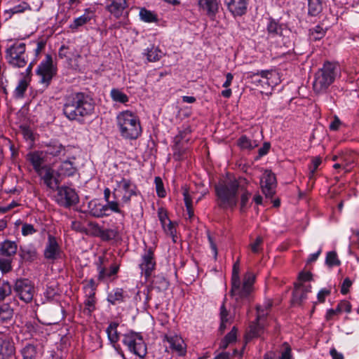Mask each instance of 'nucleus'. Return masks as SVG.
I'll return each mask as SVG.
<instances>
[{
    "label": "nucleus",
    "instance_id": "obj_2",
    "mask_svg": "<svg viewBox=\"0 0 359 359\" xmlns=\"http://www.w3.org/2000/svg\"><path fill=\"white\" fill-rule=\"evenodd\" d=\"M94 110L91 97L83 93H72L65 98L63 105L65 116L71 121L80 120Z\"/></svg>",
    "mask_w": 359,
    "mask_h": 359
},
{
    "label": "nucleus",
    "instance_id": "obj_39",
    "mask_svg": "<svg viewBox=\"0 0 359 359\" xmlns=\"http://www.w3.org/2000/svg\"><path fill=\"white\" fill-rule=\"evenodd\" d=\"M117 323H112L108 326L107 329L108 339L111 344H115L118 341L119 335L117 331Z\"/></svg>",
    "mask_w": 359,
    "mask_h": 359
},
{
    "label": "nucleus",
    "instance_id": "obj_32",
    "mask_svg": "<svg viewBox=\"0 0 359 359\" xmlns=\"http://www.w3.org/2000/svg\"><path fill=\"white\" fill-rule=\"evenodd\" d=\"M140 20L145 22H156L159 20L158 15L154 12L145 8H141L140 10Z\"/></svg>",
    "mask_w": 359,
    "mask_h": 359
},
{
    "label": "nucleus",
    "instance_id": "obj_8",
    "mask_svg": "<svg viewBox=\"0 0 359 359\" xmlns=\"http://www.w3.org/2000/svg\"><path fill=\"white\" fill-rule=\"evenodd\" d=\"M123 344L133 354L143 358L147 354V345L140 333L130 332L126 334L123 339Z\"/></svg>",
    "mask_w": 359,
    "mask_h": 359
},
{
    "label": "nucleus",
    "instance_id": "obj_54",
    "mask_svg": "<svg viewBox=\"0 0 359 359\" xmlns=\"http://www.w3.org/2000/svg\"><path fill=\"white\" fill-rule=\"evenodd\" d=\"M21 232L22 236H27L35 233L36 229L32 224L25 223L22 224Z\"/></svg>",
    "mask_w": 359,
    "mask_h": 359
},
{
    "label": "nucleus",
    "instance_id": "obj_29",
    "mask_svg": "<svg viewBox=\"0 0 359 359\" xmlns=\"http://www.w3.org/2000/svg\"><path fill=\"white\" fill-rule=\"evenodd\" d=\"M20 256L25 262H32L37 257V252L32 245L21 246L20 248Z\"/></svg>",
    "mask_w": 359,
    "mask_h": 359
},
{
    "label": "nucleus",
    "instance_id": "obj_22",
    "mask_svg": "<svg viewBox=\"0 0 359 359\" xmlns=\"http://www.w3.org/2000/svg\"><path fill=\"white\" fill-rule=\"evenodd\" d=\"M60 253V247L55 238L51 235L48 236V243L44 250V257L48 259H55Z\"/></svg>",
    "mask_w": 359,
    "mask_h": 359
},
{
    "label": "nucleus",
    "instance_id": "obj_23",
    "mask_svg": "<svg viewBox=\"0 0 359 359\" xmlns=\"http://www.w3.org/2000/svg\"><path fill=\"white\" fill-rule=\"evenodd\" d=\"M165 338L172 351H175L180 355H182L185 353V344L182 337L174 335L170 337L165 336Z\"/></svg>",
    "mask_w": 359,
    "mask_h": 359
},
{
    "label": "nucleus",
    "instance_id": "obj_35",
    "mask_svg": "<svg viewBox=\"0 0 359 359\" xmlns=\"http://www.w3.org/2000/svg\"><path fill=\"white\" fill-rule=\"evenodd\" d=\"M91 20H96L95 10L94 7L86 8L81 16L74 19V22H88Z\"/></svg>",
    "mask_w": 359,
    "mask_h": 359
},
{
    "label": "nucleus",
    "instance_id": "obj_57",
    "mask_svg": "<svg viewBox=\"0 0 359 359\" xmlns=\"http://www.w3.org/2000/svg\"><path fill=\"white\" fill-rule=\"evenodd\" d=\"M337 306L339 309L340 313L346 312V313H351V305L349 302L344 300L340 302Z\"/></svg>",
    "mask_w": 359,
    "mask_h": 359
},
{
    "label": "nucleus",
    "instance_id": "obj_41",
    "mask_svg": "<svg viewBox=\"0 0 359 359\" xmlns=\"http://www.w3.org/2000/svg\"><path fill=\"white\" fill-rule=\"evenodd\" d=\"M326 32V29L320 25H317L314 28L310 29L309 35L312 40L316 41L322 39Z\"/></svg>",
    "mask_w": 359,
    "mask_h": 359
},
{
    "label": "nucleus",
    "instance_id": "obj_9",
    "mask_svg": "<svg viewBox=\"0 0 359 359\" xmlns=\"http://www.w3.org/2000/svg\"><path fill=\"white\" fill-rule=\"evenodd\" d=\"M36 74L39 76V82L47 87L53 77L57 73V67L53 64L50 55H46L36 70Z\"/></svg>",
    "mask_w": 359,
    "mask_h": 359
},
{
    "label": "nucleus",
    "instance_id": "obj_3",
    "mask_svg": "<svg viewBox=\"0 0 359 359\" xmlns=\"http://www.w3.org/2000/svg\"><path fill=\"white\" fill-rule=\"evenodd\" d=\"M117 126L121 136L126 140H136L142 134V129L139 117L133 112L126 110L116 116Z\"/></svg>",
    "mask_w": 359,
    "mask_h": 359
},
{
    "label": "nucleus",
    "instance_id": "obj_44",
    "mask_svg": "<svg viewBox=\"0 0 359 359\" xmlns=\"http://www.w3.org/2000/svg\"><path fill=\"white\" fill-rule=\"evenodd\" d=\"M220 320H221V324H220V330H224L228 324L230 323L229 316V313L225 307L224 302L222 303V306H220Z\"/></svg>",
    "mask_w": 359,
    "mask_h": 359
},
{
    "label": "nucleus",
    "instance_id": "obj_30",
    "mask_svg": "<svg viewBox=\"0 0 359 359\" xmlns=\"http://www.w3.org/2000/svg\"><path fill=\"white\" fill-rule=\"evenodd\" d=\"M17 249L18 246L15 242L5 241L1 245L0 254L7 257H11L16 253Z\"/></svg>",
    "mask_w": 359,
    "mask_h": 359
},
{
    "label": "nucleus",
    "instance_id": "obj_37",
    "mask_svg": "<svg viewBox=\"0 0 359 359\" xmlns=\"http://www.w3.org/2000/svg\"><path fill=\"white\" fill-rule=\"evenodd\" d=\"M13 315V311L8 304L0 305V321L2 323L10 320Z\"/></svg>",
    "mask_w": 359,
    "mask_h": 359
},
{
    "label": "nucleus",
    "instance_id": "obj_21",
    "mask_svg": "<svg viewBox=\"0 0 359 359\" xmlns=\"http://www.w3.org/2000/svg\"><path fill=\"white\" fill-rule=\"evenodd\" d=\"M45 156L46 154L43 151H32L27 154V160L30 162L35 172H37L46 165Z\"/></svg>",
    "mask_w": 359,
    "mask_h": 359
},
{
    "label": "nucleus",
    "instance_id": "obj_49",
    "mask_svg": "<svg viewBox=\"0 0 359 359\" xmlns=\"http://www.w3.org/2000/svg\"><path fill=\"white\" fill-rule=\"evenodd\" d=\"M11 286L8 282L0 283V301H3L11 294Z\"/></svg>",
    "mask_w": 359,
    "mask_h": 359
},
{
    "label": "nucleus",
    "instance_id": "obj_58",
    "mask_svg": "<svg viewBox=\"0 0 359 359\" xmlns=\"http://www.w3.org/2000/svg\"><path fill=\"white\" fill-rule=\"evenodd\" d=\"M191 133V130L189 127H187L183 131H180L178 135L176 136L175 139L177 142L183 141L184 140L185 141H188L189 139L186 138L187 135H189Z\"/></svg>",
    "mask_w": 359,
    "mask_h": 359
},
{
    "label": "nucleus",
    "instance_id": "obj_51",
    "mask_svg": "<svg viewBox=\"0 0 359 359\" xmlns=\"http://www.w3.org/2000/svg\"><path fill=\"white\" fill-rule=\"evenodd\" d=\"M155 185H156V189L157 195L163 198L165 196L166 192L163 187V184L162 182V180L159 177H156L154 180Z\"/></svg>",
    "mask_w": 359,
    "mask_h": 359
},
{
    "label": "nucleus",
    "instance_id": "obj_63",
    "mask_svg": "<svg viewBox=\"0 0 359 359\" xmlns=\"http://www.w3.org/2000/svg\"><path fill=\"white\" fill-rule=\"evenodd\" d=\"M330 294V290L323 288L321 289L317 295L318 299L320 302H324L327 296Z\"/></svg>",
    "mask_w": 359,
    "mask_h": 359
},
{
    "label": "nucleus",
    "instance_id": "obj_7",
    "mask_svg": "<svg viewBox=\"0 0 359 359\" xmlns=\"http://www.w3.org/2000/svg\"><path fill=\"white\" fill-rule=\"evenodd\" d=\"M8 62L14 67H24L27 61L25 55V43L15 41L6 50Z\"/></svg>",
    "mask_w": 359,
    "mask_h": 359
},
{
    "label": "nucleus",
    "instance_id": "obj_55",
    "mask_svg": "<svg viewBox=\"0 0 359 359\" xmlns=\"http://www.w3.org/2000/svg\"><path fill=\"white\" fill-rule=\"evenodd\" d=\"M322 160L319 156H316L313 158L311 161V165L309 167L310 170V178L314 175L316 170L318 169V166L321 164Z\"/></svg>",
    "mask_w": 359,
    "mask_h": 359
},
{
    "label": "nucleus",
    "instance_id": "obj_59",
    "mask_svg": "<svg viewBox=\"0 0 359 359\" xmlns=\"http://www.w3.org/2000/svg\"><path fill=\"white\" fill-rule=\"evenodd\" d=\"M285 349L281 353V355L280 356L279 359H292V350L291 348L287 344H284Z\"/></svg>",
    "mask_w": 359,
    "mask_h": 359
},
{
    "label": "nucleus",
    "instance_id": "obj_60",
    "mask_svg": "<svg viewBox=\"0 0 359 359\" xmlns=\"http://www.w3.org/2000/svg\"><path fill=\"white\" fill-rule=\"evenodd\" d=\"M162 227L167 234H169L171 236H174L175 229L170 219L164 225H162Z\"/></svg>",
    "mask_w": 359,
    "mask_h": 359
},
{
    "label": "nucleus",
    "instance_id": "obj_27",
    "mask_svg": "<svg viewBox=\"0 0 359 359\" xmlns=\"http://www.w3.org/2000/svg\"><path fill=\"white\" fill-rule=\"evenodd\" d=\"M200 7L210 17L211 20H215L213 18L218 11V3L217 0H199Z\"/></svg>",
    "mask_w": 359,
    "mask_h": 359
},
{
    "label": "nucleus",
    "instance_id": "obj_56",
    "mask_svg": "<svg viewBox=\"0 0 359 359\" xmlns=\"http://www.w3.org/2000/svg\"><path fill=\"white\" fill-rule=\"evenodd\" d=\"M182 190H183L182 194L184 196L185 206H186V208H189V206L192 205V198L189 194V191L188 188L187 187V186H184L182 187Z\"/></svg>",
    "mask_w": 359,
    "mask_h": 359
},
{
    "label": "nucleus",
    "instance_id": "obj_5",
    "mask_svg": "<svg viewBox=\"0 0 359 359\" xmlns=\"http://www.w3.org/2000/svg\"><path fill=\"white\" fill-rule=\"evenodd\" d=\"M336 66L330 62L325 63L316 74L313 83V90L317 93L325 92L334 82L337 75Z\"/></svg>",
    "mask_w": 359,
    "mask_h": 359
},
{
    "label": "nucleus",
    "instance_id": "obj_34",
    "mask_svg": "<svg viewBox=\"0 0 359 359\" xmlns=\"http://www.w3.org/2000/svg\"><path fill=\"white\" fill-rule=\"evenodd\" d=\"M29 86V81L26 78L20 79L13 91V95L15 98H22L25 93Z\"/></svg>",
    "mask_w": 359,
    "mask_h": 359
},
{
    "label": "nucleus",
    "instance_id": "obj_18",
    "mask_svg": "<svg viewBox=\"0 0 359 359\" xmlns=\"http://www.w3.org/2000/svg\"><path fill=\"white\" fill-rule=\"evenodd\" d=\"M41 147L44 149L43 151L46 156L49 155L53 157L60 156L62 155L65 156L68 151V149L57 140L43 142Z\"/></svg>",
    "mask_w": 359,
    "mask_h": 359
},
{
    "label": "nucleus",
    "instance_id": "obj_6",
    "mask_svg": "<svg viewBox=\"0 0 359 359\" xmlns=\"http://www.w3.org/2000/svg\"><path fill=\"white\" fill-rule=\"evenodd\" d=\"M255 277L251 272H247L243 280H238L237 290L233 292V282H231V295L234 299L238 306L245 304L249 301L250 293L253 290V284Z\"/></svg>",
    "mask_w": 359,
    "mask_h": 359
},
{
    "label": "nucleus",
    "instance_id": "obj_64",
    "mask_svg": "<svg viewBox=\"0 0 359 359\" xmlns=\"http://www.w3.org/2000/svg\"><path fill=\"white\" fill-rule=\"evenodd\" d=\"M352 282L348 278H346L344 280L341 287V292L344 294H346L349 290V287L351 286Z\"/></svg>",
    "mask_w": 359,
    "mask_h": 359
},
{
    "label": "nucleus",
    "instance_id": "obj_13",
    "mask_svg": "<svg viewBox=\"0 0 359 359\" xmlns=\"http://www.w3.org/2000/svg\"><path fill=\"white\" fill-rule=\"evenodd\" d=\"M36 173L46 187L50 189L57 188L61 182L60 177H57V172H55L54 169L49 165H44Z\"/></svg>",
    "mask_w": 359,
    "mask_h": 359
},
{
    "label": "nucleus",
    "instance_id": "obj_42",
    "mask_svg": "<svg viewBox=\"0 0 359 359\" xmlns=\"http://www.w3.org/2000/svg\"><path fill=\"white\" fill-rule=\"evenodd\" d=\"M111 97L114 102L120 103H126L128 101V97L121 90L114 88L110 93Z\"/></svg>",
    "mask_w": 359,
    "mask_h": 359
},
{
    "label": "nucleus",
    "instance_id": "obj_47",
    "mask_svg": "<svg viewBox=\"0 0 359 359\" xmlns=\"http://www.w3.org/2000/svg\"><path fill=\"white\" fill-rule=\"evenodd\" d=\"M325 262L330 267L339 266L341 264V262L338 259L337 253L334 251L327 252Z\"/></svg>",
    "mask_w": 359,
    "mask_h": 359
},
{
    "label": "nucleus",
    "instance_id": "obj_26",
    "mask_svg": "<svg viewBox=\"0 0 359 359\" xmlns=\"http://www.w3.org/2000/svg\"><path fill=\"white\" fill-rule=\"evenodd\" d=\"M15 352L13 344L0 335V359H7Z\"/></svg>",
    "mask_w": 359,
    "mask_h": 359
},
{
    "label": "nucleus",
    "instance_id": "obj_48",
    "mask_svg": "<svg viewBox=\"0 0 359 359\" xmlns=\"http://www.w3.org/2000/svg\"><path fill=\"white\" fill-rule=\"evenodd\" d=\"M36 351L34 346L28 344L22 350L23 359H34L36 356Z\"/></svg>",
    "mask_w": 359,
    "mask_h": 359
},
{
    "label": "nucleus",
    "instance_id": "obj_10",
    "mask_svg": "<svg viewBox=\"0 0 359 359\" xmlns=\"http://www.w3.org/2000/svg\"><path fill=\"white\" fill-rule=\"evenodd\" d=\"M116 192L122 194L121 203L123 204L129 203L132 196L137 195L136 185L130 180L124 177L116 181V187L113 191L115 198H116Z\"/></svg>",
    "mask_w": 359,
    "mask_h": 359
},
{
    "label": "nucleus",
    "instance_id": "obj_20",
    "mask_svg": "<svg viewBox=\"0 0 359 359\" xmlns=\"http://www.w3.org/2000/svg\"><path fill=\"white\" fill-rule=\"evenodd\" d=\"M224 3L234 17L242 16L247 12L248 0H224Z\"/></svg>",
    "mask_w": 359,
    "mask_h": 359
},
{
    "label": "nucleus",
    "instance_id": "obj_11",
    "mask_svg": "<svg viewBox=\"0 0 359 359\" xmlns=\"http://www.w3.org/2000/svg\"><path fill=\"white\" fill-rule=\"evenodd\" d=\"M13 290L16 296L26 303L32 302L35 292L33 283L27 278L18 279L15 283Z\"/></svg>",
    "mask_w": 359,
    "mask_h": 359
},
{
    "label": "nucleus",
    "instance_id": "obj_17",
    "mask_svg": "<svg viewBox=\"0 0 359 359\" xmlns=\"http://www.w3.org/2000/svg\"><path fill=\"white\" fill-rule=\"evenodd\" d=\"M260 184L266 197H272L276 187V178L271 170H265L261 177Z\"/></svg>",
    "mask_w": 359,
    "mask_h": 359
},
{
    "label": "nucleus",
    "instance_id": "obj_28",
    "mask_svg": "<svg viewBox=\"0 0 359 359\" xmlns=\"http://www.w3.org/2000/svg\"><path fill=\"white\" fill-rule=\"evenodd\" d=\"M311 285L298 286L293 292L292 302L294 304L300 305L304 300L307 299V293L311 291Z\"/></svg>",
    "mask_w": 359,
    "mask_h": 359
},
{
    "label": "nucleus",
    "instance_id": "obj_19",
    "mask_svg": "<svg viewBox=\"0 0 359 359\" xmlns=\"http://www.w3.org/2000/svg\"><path fill=\"white\" fill-rule=\"evenodd\" d=\"M82 48L76 46L72 42L62 45L58 51V55L60 58H66L69 61L76 60L81 57Z\"/></svg>",
    "mask_w": 359,
    "mask_h": 359
},
{
    "label": "nucleus",
    "instance_id": "obj_14",
    "mask_svg": "<svg viewBox=\"0 0 359 359\" xmlns=\"http://www.w3.org/2000/svg\"><path fill=\"white\" fill-rule=\"evenodd\" d=\"M76 157L67 156L65 160L60 162L57 169V177L61 180L62 178L74 176L78 171V164Z\"/></svg>",
    "mask_w": 359,
    "mask_h": 359
},
{
    "label": "nucleus",
    "instance_id": "obj_43",
    "mask_svg": "<svg viewBox=\"0 0 359 359\" xmlns=\"http://www.w3.org/2000/svg\"><path fill=\"white\" fill-rule=\"evenodd\" d=\"M239 272H240V264H239V261L238 260L233 264V269H232L231 282H233V292L236 291V290L238 288L237 284L238 283V280H240Z\"/></svg>",
    "mask_w": 359,
    "mask_h": 359
},
{
    "label": "nucleus",
    "instance_id": "obj_61",
    "mask_svg": "<svg viewBox=\"0 0 359 359\" xmlns=\"http://www.w3.org/2000/svg\"><path fill=\"white\" fill-rule=\"evenodd\" d=\"M230 344L236 341L237 338V330L235 327L224 337Z\"/></svg>",
    "mask_w": 359,
    "mask_h": 359
},
{
    "label": "nucleus",
    "instance_id": "obj_25",
    "mask_svg": "<svg viewBox=\"0 0 359 359\" xmlns=\"http://www.w3.org/2000/svg\"><path fill=\"white\" fill-rule=\"evenodd\" d=\"M88 211L90 214L95 217H102L109 215V212H106L104 205L100 203L97 200H92L88 203Z\"/></svg>",
    "mask_w": 359,
    "mask_h": 359
},
{
    "label": "nucleus",
    "instance_id": "obj_53",
    "mask_svg": "<svg viewBox=\"0 0 359 359\" xmlns=\"http://www.w3.org/2000/svg\"><path fill=\"white\" fill-rule=\"evenodd\" d=\"M262 243H263V238L261 236H257L256 238V239L255 240V241H253L250 245V249L252 251V252L259 253L262 249Z\"/></svg>",
    "mask_w": 359,
    "mask_h": 359
},
{
    "label": "nucleus",
    "instance_id": "obj_46",
    "mask_svg": "<svg viewBox=\"0 0 359 359\" xmlns=\"http://www.w3.org/2000/svg\"><path fill=\"white\" fill-rule=\"evenodd\" d=\"M86 298L95 297L96 285L93 279H90L83 287Z\"/></svg>",
    "mask_w": 359,
    "mask_h": 359
},
{
    "label": "nucleus",
    "instance_id": "obj_12",
    "mask_svg": "<svg viewBox=\"0 0 359 359\" xmlns=\"http://www.w3.org/2000/svg\"><path fill=\"white\" fill-rule=\"evenodd\" d=\"M271 304L268 302L264 308L262 306H258L257 307V316L256 318V322L252 323L250 326V330L246 334V340H250L254 337H259L263 332V327L259 324V321L267 315V311L271 307Z\"/></svg>",
    "mask_w": 359,
    "mask_h": 359
},
{
    "label": "nucleus",
    "instance_id": "obj_4",
    "mask_svg": "<svg viewBox=\"0 0 359 359\" xmlns=\"http://www.w3.org/2000/svg\"><path fill=\"white\" fill-rule=\"evenodd\" d=\"M248 78L257 87L262 88L266 92L262 93L271 95L273 88L280 83L278 74L274 70H262L256 73H248Z\"/></svg>",
    "mask_w": 359,
    "mask_h": 359
},
{
    "label": "nucleus",
    "instance_id": "obj_15",
    "mask_svg": "<svg viewBox=\"0 0 359 359\" xmlns=\"http://www.w3.org/2000/svg\"><path fill=\"white\" fill-rule=\"evenodd\" d=\"M57 201L62 206L69 207L78 203L79 197L74 189L62 187L58 189Z\"/></svg>",
    "mask_w": 359,
    "mask_h": 359
},
{
    "label": "nucleus",
    "instance_id": "obj_38",
    "mask_svg": "<svg viewBox=\"0 0 359 359\" xmlns=\"http://www.w3.org/2000/svg\"><path fill=\"white\" fill-rule=\"evenodd\" d=\"M238 144L241 149H251L258 146L255 140H252L245 135L241 136L238 140Z\"/></svg>",
    "mask_w": 359,
    "mask_h": 359
},
{
    "label": "nucleus",
    "instance_id": "obj_40",
    "mask_svg": "<svg viewBox=\"0 0 359 359\" xmlns=\"http://www.w3.org/2000/svg\"><path fill=\"white\" fill-rule=\"evenodd\" d=\"M98 230L99 235L102 240L109 241L115 238L117 236V231L114 229H101L97 224H94Z\"/></svg>",
    "mask_w": 359,
    "mask_h": 359
},
{
    "label": "nucleus",
    "instance_id": "obj_1",
    "mask_svg": "<svg viewBox=\"0 0 359 359\" xmlns=\"http://www.w3.org/2000/svg\"><path fill=\"white\" fill-rule=\"evenodd\" d=\"M248 181L245 178L227 179L219 182L215 187L219 204L224 208L236 206L238 194L241 193V208L243 210L250 197V193L246 190Z\"/></svg>",
    "mask_w": 359,
    "mask_h": 359
},
{
    "label": "nucleus",
    "instance_id": "obj_33",
    "mask_svg": "<svg viewBox=\"0 0 359 359\" xmlns=\"http://www.w3.org/2000/svg\"><path fill=\"white\" fill-rule=\"evenodd\" d=\"M123 300V290L121 288H116L108 294L107 301L113 305L121 303Z\"/></svg>",
    "mask_w": 359,
    "mask_h": 359
},
{
    "label": "nucleus",
    "instance_id": "obj_52",
    "mask_svg": "<svg viewBox=\"0 0 359 359\" xmlns=\"http://www.w3.org/2000/svg\"><path fill=\"white\" fill-rule=\"evenodd\" d=\"M11 257L0 258V270L4 273H7L11 270Z\"/></svg>",
    "mask_w": 359,
    "mask_h": 359
},
{
    "label": "nucleus",
    "instance_id": "obj_45",
    "mask_svg": "<svg viewBox=\"0 0 359 359\" xmlns=\"http://www.w3.org/2000/svg\"><path fill=\"white\" fill-rule=\"evenodd\" d=\"M118 270V267L116 265H113L110 267L109 269H105L104 268H100L99 271V279L103 280L105 278L111 277V276L115 275Z\"/></svg>",
    "mask_w": 359,
    "mask_h": 359
},
{
    "label": "nucleus",
    "instance_id": "obj_24",
    "mask_svg": "<svg viewBox=\"0 0 359 359\" xmlns=\"http://www.w3.org/2000/svg\"><path fill=\"white\" fill-rule=\"evenodd\" d=\"M126 7V0H112L111 3L107 6V8L111 15L118 19L123 15Z\"/></svg>",
    "mask_w": 359,
    "mask_h": 359
},
{
    "label": "nucleus",
    "instance_id": "obj_16",
    "mask_svg": "<svg viewBox=\"0 0 359 359\" xmlns=\"http://www.w3.org/2000/svg\"><path fill=\"white\" fill-rule=\"evenodd\" d=\"M156 266V261L154 258V252L151 248L146 250L141 257V262L140 268L141 269V274L144 275L146 278H148Z\"/></svg>",
    "mask_w": 359,
    "mask_h": 359
},
{
    "label": "nucleus",
    "instance_id": "obj_62",
    "mask_svg": "<svg viewBox=\"0 0 359 359\" xmlns=\"http://www.w3.org/2000/svg\"><path fill=\"white\" fill-rule=\"evenodd\" d=\"M342 125L341 121L340 119L335 116L334 117L333 121L330 124V129L331 130H337L339 129V127Z\"/></svg>",
    "mask_w": 359,
    "mask_h": 359
},
{
    "label": "nucleus",
    "instance_id": "obj_36",
    "mask_svg": "<svg viewBox=\"0 0 359 359\" xmlns=\"http://www.w3.org/2000/svg\"><path fill=\"white\" fill-rule=\"evenodd\" d=\"M309 14L317 16L323 10L322 0H308Z\"/></svg>",
    "mask_w": 359,
    "mask_h": 359
},
{
    "label": "nucleus",
    "instance_id": "obj_50",
    "mask_svg": "<svg viewBox=\"0 0 359 359\" xmlns=\"http://www.w3.org/2000/svg\"><path fill=\"white\" fill-rule=\"evenodd\" d=\"M104 208H106V212H109V211H111L119 214L123 213L120 208V204L116 201H107V204L104 205Z\"/></svg>",
    "mask_w": 359,
    "mask_h": 359
},
{
    "label": "nucleus",
    "instance_id": "obj_31",
    "mask_svg": "<svg viewBox=\"0 0 359 359\" xmlns=\"http://www.w3.org/2000/svg\"><path fill=\"white\" fill-rule=\"evenodd\" d=\"M144 54L146 55L147 60L151 62L158 61L163 56L161 50L154 45L145 49Z\"/></svg>",
    "mask_w": 359,
    "mask_h": 359
}]
</instances>
